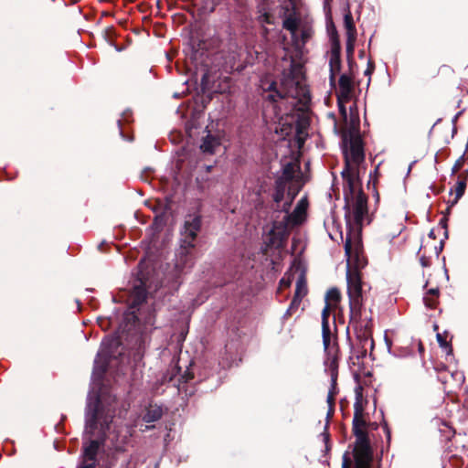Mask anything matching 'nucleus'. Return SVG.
<instances>
[{
  "label": "nucleus",
  "instance_id": "nucleus-51",
  "mask_svg": "<svg viewBox=\"0 0 468 468\" xmlns=\"http://www.w3.org/2000/svg\"><path fill=\"white\" fill-rule=\"evenodd\" d=\"M258 20L261 24H272L271 15L264 8L259 10Z\"/></svg>",
  "mask_w": 468,
  "mask_h": 468
},
{
  "label": "nucleus",
  "instance_id": "nucleus-5",
  "mask_svg": "<svg viewBox=\"0 0 468 468\" xmlns=\"http://www.w3.org/2000/svg\"><path fill=\"white\" fill-rule=\"evenodd\" d=\"M340 149L346 164L362 165L366 162L365 143L361 133H352L351 132H344L341 135Z\"/></svg>",
  "mask_w": 468,
  "mask_h": 468
},
{
  "label": "nucleus",
  "instance_id": "nucleus-39",
  "mask_svg": "<svg viewBox=\"0 0 468 468\" xmlns=\"http://www.w3.org/2000/svg\"><path fill=\"white\" fill-rule=\"evenodd\" d=\"M341 300V292L338 288L336 287H331L329 290H327L325 295H324V303H329L332 301L333 303H339Z\"/></svg>",
  "mask_w": 468,
  "mask_h": 468
},
{
  "label": "nucleus",
  "instance_id": "nucleus-47",
  "mask_svg": "<svg viewBox=\"0 0 468 468\" xmlns=\"http://www.w3.org/2000/svg\"><path fill=\"white\" fill-rule=\"evenodd\" d=\"M302 303V299H300L298 296H293L290 305L288 306L286 312L283 314V317L292 315L300 306Z\"/></svg>",
  "mask_w": 468,
  "mask_h": 468
},
{
  "label": "nucleus",
  "instance_id": "nucleus-20",
  "mask_svg": "<svg viewBox=\"0 0 468 468\" xmlns=\"http://www.w3.org/2000/svg\"><path fill=\"white\" fill-rule=\"evenodd\" d=\"M313 34L312 28L305 27L300 32L296 31L295 42H292L296 55L301 58L303 54L304 47Z\"/></svg>",
  "mask_w": 468,
  "mask_h": 468
},
{
  "label": "nucleus",
  "instance_id": "nucleus-15",
  "mask_svg": "<svg viewBox=\"0 0 468 468\" xmlns=\"http://www.w3.org/2000/svg\"><path fill=\"white\" fill-rule=\"evenodd\" d=\"M342 47L330 48V59H329V83L331 87H335V74L340 73L342 69V59H341Z\"/></svg>",
  "mask_w": 468,
  "mask_h": 468
},
{
  "label": "nucleus",
  "instance_id": "nucleus-52",
  "mask_svg": "<svg viewBox=\"0 0 468 468\" xmlns=\"http://www.w3.org/2000/svg\"><path fill=\"white\" fill-rule=\"evenodd\" d=\"M215 92H207L205 93L203 97H201L200 99H198L199 101H197V105L202 109H205L207 104L211 101V100L213 99V95H214Z\"/></svg>",
  "mask_w": 468,
  "mask_h": 468
},
{
  "label": "nucleus",
  "instance_id": "nucleus-18",
  "mask_svg": "<svg viewBox=\"0 0 468 468\" xmlns=\"http://www.w3.org/2000/svg\"><path fill=\"white\" fill-rule=\"evenodd\" d=\"M118 451L122 468H134L138 457L134 455L133 450L129 449V442L126 440L123 441V445L119 444Z\"/></svg>",
  "mask_w": 468,
  "mask_h": 468
},
{
  "label": "nucleus",
  "instance_id": "nucleus-33",
  "mask_svg": "<svg viewBox=\"0 0 468 468\" xmlns=\"http://www.w3.org/2000/svg\"><path fill=\"white\" fill-rule=\"evenodd\" d=\"M99 449V443L95 441H90L88 445L84 447L83 458L85 462L95 463V457Z\"/></svg>",
  "mask_w": 468,
  "mask_h": 468
},
{
  "label": "nucleus",
  "instance_id": "nucleus-53",
  "mask_svg": "<svg viewBox=\"0 0 468 468\" xmlns=\"http://www.w3.org/2000/svg\"><path fill=\"white\" fill-rule=\"evenodd\" d=\"M356 448H372L370 444V440L368 438V435L366 434L363 437H360L359 439L356 440Z\"/></svg>",
  "mask_w": 468,
  "mask_h": 468
},
{
  "label": "nucleus",
  "instance_id": "nucleus-8",
  "mask_svg": "<svg viewBox=\"0 0 468 468\" xmlns=\"http://www.w3.org/2000/svg\"><path fill=\"white\" fill-rule=\"evenodd\" d=\"M351 234L346 233V239L344 244L345 256L346 257V275L353 276L355 273L361 275L360 271L367 265V260L360 250V240L357 241L354 250L351 249Z\"/></svg>",
  "mask_w": 468,
  "mask_h": 468
},
{
  "label": "nucleus",
  "instance_id": "nucleus-23",
  "mask_svg": "<svg viewBox=\"0 0 468 468\" xmlns=\"http://www.w3.org/2000/svg\"><path fill=\"white\" fill-rule=\"evenodd\" d=\"M335 410V405L328 406V410L325 417V424L324 427L323 432L320 434V436L323 438V441L324 443V454H328L331 451V435L328 431L329 424H330V419L334 413Z\"/></svg>",
  "mask_w": 468,
  "mask_h": 468
},
{
  "label": "nucleus",
  "instance_id": "nucleus-55",
  "mask_svg": "<svg viewBox=\"0 0 468 468\" xmlns=\"http://www.w3.org/2000/svg\"><path fill=\"white\" fill-rule=\"evenodd\" d=\"M375 70V63L369 58L367 60V67L364 71V75L368 77L367 87L368 88L370 81H371V75L373 74Z\"/></svg>",
  "mask_w": 468,
  "mask_h": 468
},
{
  "label": "nucleus",
  "instance_id": "nucleus-48",
  "mask_svg": "<svg viewBox=\"0 0 468 468\" xmlns=\"http://www.w3.org/2000/svg\"><path fill=\"white\" fill-rule=\"evenodd\" d=\"M466 186L467 183L465 182V180H461L460 178L457 180L454 189L455 196L457 197V198H462L463 197L466 190Z\"/></svg>",
  "mask_w": 468,
  "mask_h": 468
},
{
  "label": "nucleus",
  "instance_id": "nucleus-24",
  "mask_svg": "<svg viewBox=\"0 0 468 468\" xmlns=\"http://www.w3.org/2000/svg\"><path fill=\"white\" fill-rule=\"evenodd\" d=\"M164 414L162 406L160 405H149L142 417V420L145 423H153L159 420Z\"/></svg>",
  "mask_w": 468,
  "mask_h": 468
},
{
  "label": "nucleus",
  "instance_id": "nucleus-36",
  "mask_svg": "<svg viewBox=\"0 0 468 468\" xmlns=\"http://www.w3.org/2000/svg\"><path fill=\"white\" fill-rule=\"evenodd\" d=\"M167 217L165 216V213H157L151 224V228L155 232H160L163 230L164 227L166 225Z\"/></svg>",
  "mask_w": 468,
  "mask_h": 468
},
{
  "label": "nucleus",
  "instance_id": "nucleus-59",
  "mask_svg": "<svg viewBox=\"0 0 468 468\" xmlns=\"http://www.w3.org/2000/svg\"><path fill=\"white\" fill-rule=\"evenodd\" d=\"M447 239H444V237L440 240V243L438 246H435L434 248V250H435V256L436 258H439L441 252L444 249V244H445V240Z\"/></svg>",
  "mask_w": 468,
  "mask_h": 468
},
{
  "label": "nucleus",
  "instance_id": "nucleus-34",
  "mask_svg": "<svg viewBox=\"0 0 468 468\" xmlns=\"http://www.w3.org/2000/svg\"><path fill=\"white\" fill-rule=\"evenodd\" d=\"M344 27L346 28V36H356V28L354 23V18L351 11L349 10V6L347 5V10L344 14Z\"/></svg>",
  "mask_w": 468,
  "mask_h": 468
},
{
  "label": "nucleus",
  "instance_id": "nucleus-42",
  "mask_svg": "<svg viewBox=\"0 0 468 468\" xmlns=\"http://www.w3.org/2000/svg\"><path fill=\"white\" fill-rule=\"evenodd\" d=\"M356 338L358 339V341L360 342L361 345H365L366 343H367L368 341H370V348H371V352L369 354V356L372 358V359H375L373 354H372V350L374 348V340L372 338V336L367 334L366 331H361L359 333L356 334Z\"/></svg>",
  "mask_w": 468,
  "mask_h": 468
},
{
  "label": "nucleus",
  "instance_id": "nucleus-22",
  "mask_svg": "<svg viewBox=\"0 0 468 468\" xmlns=\"http://www.w3.org/2000/svg\"><path fill=\"white\" fill-rule=\"evenodd\" d=\"M348 129L346 132L352 133H361L360 132V119L358 114V107L356 102H354L348 109Z\"/></svg>",
  "mask_w": 468,
  "mask_h": 468
},
{
  "label": "nucleus",
  "instance_id": "nucleus-16",
  "mask_svg": "<svg viewBox=\"0 0 468 468\" xmlns=\"http://www.w3.org/2000/svg\"><path fill=\"white\" fill-rule=\"evenodd\" d=\"M307 207L308 200L306 197H303L297 202L292 212H291V214L284 215L283 218L289 220L292 226L302 225L305 220Z\"/></svg>",
  "mask_w": 468,
  "mask_h": 468
},
{
  "label": "nucleus",
  "instance_id": "nucleus-45",
  "mask_svg": "<svg viewBox=\"0 0 468 468\" xmlns=\"http://www.w3.org/2000/svg\"><path fill=\"white\" fill-rule=\"evenodd\" d=\"M289 96V92L283 91L277 88L273 92L269 93L267 96L268 101L271 102H277L279 100L285 99Z\"/></svg>",
  "mask_w": 468,
  "mask_h": 468
},
{
  "label": "nucleus",
  "instance_id": "nucleus-63",
  "mask_svg": "<svg viewBox=\"0 0 468 468\" xmlns=\"http://www.w3.org/2000/svg\"><path fill=\"white\" fill-rule=\"evenodd\" d=\"M329 315H330V303H325V304L322 310L321 317H322V319H324V318L329 319Z\"/></svg>",
  "mask_w": 468,
  "mask_h": 468
},
{
  "label": "nucleus",
  "instance_id": "nucleus-41",
  "mask_svg": "<svg viewBox=\"0 0 468 468\" xmlns=\"http://www.w3.org/2000/svg\"><path fill=\"white\" fill-rule=\"evenodd\" d=\"M296 194H290L288 193V199L283 202L282 206L280 207L279 205H277V207L273 208L275 212H283L285 215L291 214L290 209L292 205V202L295 198Z\"/></svg>",
  "mask_w": 468,
  "mask_h": 468
},
{
  "label": "nucleus",
  "instance_id": "nucleus-13",
  "mask_svg": "<svg viewBox=\"0 0 468 468\" xmlns=\"http://www.w3.org/2000/svg\"><path fill=\"white\" fill-rule=\"evenodd\" d=\"M338 361L339 356H333L331 355L330 357H324V371L330 373L331 382L328 394H331L332 396H335L338 393Z\"/></svg>",
  "mask_w": 468,
  "mask_h": 468
},
{
  "label": "nucleus",
  "instance_id": "nucleus-6",
  "mask_svg": "<svg viewBox=\"0 0 468 468\" xmlns=\"http://www.w3.org/2000/svg\"><path fill=\"white\" fill-rule=\"evenodd\" d=\"M195 249L196 242L179 239V248L176 252L175 268L176 270V276L172 286L176 289L181 284L179 281L180 274L186 270L191 269L195 264Z\"/></svg>",
  "mask_w": 468,
  "mask_h": 468
},
{
  "label": "nucleus",
  "instance_id": "nucleus-30",
  "mask_svg": "<svg viewBox=\"0 0 468 468\" xmlns=\"http://www.w3.org/2000/svg\"><path fill=\"white\" fill-rule=\"evenodd\" d=\"M286 181L282 178H276L274 183V193L272 194V199L274 203L279 205L283 199L286 191Z\"/></svg>",
  "mask_w": 468,
  "mask_h": 468
},
{
  "label": "nucleus",
  "instance_id": "nucleus-44",
  "mask_svg": "<svg viewBox=\"0 0 468 468\" xmlns=\"http://www.w3.org/2000/svg\"><path fill=\"white\" fill-rule=\"evenodd\" d=\"M356 39V36H350V35L346 36V58H354Z\"/></svg>",
  "mask_w": 468,
  "mask_h": 468
},
{
  "label": "nucleus",
  "instance_id": "nucleus-7",
  "mask_svg": "<svg viewBox=\"0 0 468 468\" xmlns=\"http://www.w3.org/2000/svg\"><path fill=\"white\" fill-rule=\"evenodd\" d=\"M360 166L352 165L346 159V164L344 165V168L340 175L344 180L343 185V198L347 201V197L352 196L358 189H362V177L360 175Z\"/></svg>",
  "mask_w": 468,
  "mask_h": 468
},
{
  "label": "nucleus",
  "instance_id": "nucleus-50",
  "mask_svg": "<svg viewBox=\"0 0 468 468\" xmlns=\"http://www.w3.org/2000/svg\"><path fill=\"white\" fill-rule=\"evenodd\" d=\"M261 87L265 91L273 92L277 88L278 84L276 80H268L267 79L261 80Z\"/></svg>",
  "mask_w": 468,
  "mask_h": 468
},
{
  "label": "nucleus",
  "instance_id": "nucleus-3",
  "mask_svg": "<svg viewBox=\"0 0 468 468\" xmlns=\"http://www.w3.org/2000/svg\"><path fill=\"white\" fill-rule=\"evenodd\" d=\"M345 201L343 209L345 210V220L346 231L352 234L356 228L360 232L364 219L367 214V197L363 193L362 189L352 196L347 197V201Z\"/></svg>",
  "mask_w": 468,
  "mask_h": 468
},
{
  "label": "nucleus",
  "instance_id": "nucleus-10",
  "mask_svg": "<svg viewBox=\"0 0 468 468\" xmlns=\"http://www.w3.org/2000/svg\"><path fill=\"white\" fill-rule=\"evenodd\" d=\"M202 228V217L199 214H188L180 228V239L196 242Z\"/></svg>",
  "mask_w": 468,
  "mask_h": 468
},
{
  "label": "nucleus",
  "instance_id": "nucleus-1",
  "mask_svg": "<svg viewBox=\"0 0 468 468\" xmlns=\"http://www.w3.org/2000/svg\"><path fill=\"white\" fill-rule=\"evenodd\" d=\"M148 291L140 283L133 287L132 301L119 322V347L122 350L139 352L144 346L142 308L147 303Z\"/></svg>",
  "mask_w": 468,
  "mask_h": 468
},
{
  "label": "nucleus",
  "instance_id": "nucleus-27",
  "mask_svg": "<svg viewBox=\"0 0 468 468\" xmlns=\"http://www.w3.org/2000/svg\"><path fill=\"white\" fill-rule=\"evenodd\" d=\"M300 67L301 65L296 62L295 58L291 57L288 72H283V78L281 82L282 87H284L288 81L292 82V84H296V72Z\"/></svg>",
  "mask_w": 468,
  "mask_h": 468
},
{
  "label": "nucleus",
  "instance_id": "nucleus-28",
  "mask_svg": "<svg viewBox=\"0 0 468 468\" xmlns=\"http://www.w3.org/2000/svg\"><path fill=\"white\" fill-rule=\"evenodd\" d=\"M299 23L300 19L296 17L294 15H290L286 16L282 21V27L290 32L292 42H295L296 31Z\"/></svg>",
  "mask_w": 468,
  "mask_h": 468
},
{
  "label": "nucleus",
  "instance_id": "nucleus-49",
  "mask_svg": "<svg viewBox=\"0 0 468 468\" xmlns=\"http://www.w3.org/2000/svg\"><path fill=\"white\" fill-rule=\"evenodd\" d=\"M391 356H393L394 357L404 358L414 356V353L408 347H400L397 351H393Z\"/></svg>",
  "mask_w": 468,
  "mask_h": 468
},
{
  "label": "nucleus",
  "instance_id": "nucleus-19",
  "mask_svg": "<svg viewBox=\"0 0 468 468\" xmlns=\"http://www.w3.org/2000/svg\"><path fill=\"white\" fill-rule=\"evenodd\" d=\"M353 79L354 75L348 73H342L339 76V90L336 92V97H341L346 100H351L354 90Z\"/></svg>",
  "mask_w": 468,
  "mask_h": 468
},
{
  "label": "nucleus",
  "instance_id": "nucleus-64",
  "mask_svg": "<svg viewBox=\"0 0 468 468\" xmlns=\"http://www.w3.org/2000/svg\"><path fill=\"white\" fill-rule=\"evenodd\" d=\"M292 277H286V276H283L281 280H280V285L283 286V287H290L291 284H292Z\"/></svg>",
  "mask_w": 468,
  "mask_h": 468
},
{
  "label": "nucleus",
  "instance_id": "nucleus-37",
  "mask_svg": "<svg viewBox=\"0 0 468 468\" xmlns=\"http://www.w3.org/2000/svg\"><path fill=\"white\" fill-rule=\"evenodd\" d=\"M145 205L149 207L154 212L159 211V213H165V216L167 217V214L172 210V206L169 204L164 203L163 200H156V205L154 207L150 205V201H145Z\"/></svg>",
  "mask_w": 468,
  "mask_h": 468
},
{
  "label": "nucleus",
  "instance_id": "nucleus-35",
  "mask_svg": "<svg viewBox=\"0 0 468 468\" xmlns=\"http://www.w3.org/2000/svg\"><path fill=\"white\" fill-rule=\"evenodd\" d=\"M447 334H448L447 330H445L442 334L437 332L436 333V340H437V343H438L440 348H441L445 352V355L447 356H453V348H452L451 341H447L443 337V335H447Z\"/></svg>",
  "mask_w": 468,
  "mask_h": 468
},
{
  "label": "nucleus",
  "instance_id": "nucleus-58",
  "mask_svg": "<svg viewBox=\"0 0 468 468\" xmlns=\"http://www.w3.org/2000/svg\"><path fill=\"white\" fill-rule=\"evenodd\" d=\"M98 324L102 330H108L110 327L111 321L109 318L101 317L98 320Z\"/></svg>",
  "mask_w": 468,
  "mask_h": 468
},
{
  "label": "nucleus",
  "instance_id": "nucleus-60",
  "mask_svg": "<svg viewBox=\"0 0 468 468\" xmlns=\"http://www.w3.org/2000/svg\"><path fill=\"white\" fill-rule=\"evenodd\" d=\"M429 189L434 194H440L444 190V186H436L434 183H431Z\"/></svg>",
  "mask_w": 468,
  "mask_h": 468
},
{
  "label": "nucleus",
  "instance_id": "nucleus-46",
  "mask_svg": "<svg viewBox=\"0 0 468 468\" xmlns=\"http://www.w3.org/2000/svg\"><path fill=\"white\" fill-rule=\"evenodd\" d=\"M366 424L365 420H352V431L356 439L365 436L367 433L361 430V426Z\"/></svg>",
  "mask_w": 468,
  "mask_h": 468
},
{
  "label": "nucleus",
  "instance_id": "nucleus-57",
  "mask_svg": "<svg viewBox=\"0 0 468 468\" xmlns=\"http://www.w3.org/2000/svg\"><path fill=\"white\" fill-rule=\"evenodd\" d=\"M465 159H468V151L466 150H464L463 154L456 160L455 164L452 167L451 176H453L457 172L461 163Z\"/></svg>",
  "mask_w": 468,
  "mask_h": 468
},
{
  "label": "nucleus",
  "instance_id": "nucleus-26",
  "mask_svg": "<svg viewBox=\"0 0 468 468\" xmlns=\"http://www.w3.org/2000/svg\"><path fill=\"white\" fill-rule=\"evenodd\" d=\"M326 32L329 37L330 48H335V50H336V48L342 47L338 31L331 17L326 19Z\"/></svg>",
  "mask_w": 468,
  "mask_h": 468
},
{
  "label": "nucleus",
  "instance_id": "nucleus-43",
  "mask_svg": "<svg viewBox=\"0 0 468 468\" xmlns=\"http://www.w3.org/2000/svg\"><path fill=\"white\" fill-rule=\"evenodd\" d=\"M350 100H346L341 97H336L338 112L345 122H347V120H348V110H347L346 104Z\"/></svg>",
  "mask_w": 468,
  "mask_h": 468
},
{
  "label": "nucleus",
  "instance_id": "nucleus-31",
  "mask_svg": "<svg viewBox=\"0 0 468 468\" xmlns=\"http://www.w3.org/2000/svg\"><path fill=\"white\" fill-rule=\"evenodd\" d=\"M308 289H307V282L305 278V270H302L301 274L299 275L297 281H296V287L293 296H298L300 299L303 300V298L307 294Z\"/></svg>",
  "mask_w": 468,
  "mask_h": 468
},
{
  "label": "nucleus",
  "instance_id": "nucleus-62",
  "mask_svg": "<svg viewBox=\"0 0 468 468\" xmlns=\"http://www.w3.org/2000/svg\"><path fill=\"white\" fill-rule=\"evenodd\" d=\"M328 116L334 120V132H335V133L336 135H342V133H343L344 132H341V131L338 129V127H337V122H336V119H335V113L330 112V113L328 114Z\"/></svg>",
  "mask_w": 468,
  "mask_h": 468
},
{
  "label": "nucleus",
  "instance_id": "nucleus-4",
  "mask_svg": "<svg viewBox=\"0 0 468 468\" xmlns=\"http://www.w3.org/2000/svg\"><path fill=\"white\" fill-rule=\"evenodd\" d=\"M346 276L347 295L349 299V320L354 323H360L362 311L364 309V301L366 291L365 282L362 276L358 273L352 275L348 272Z\"/></svg>",
  "mask_w": 468,
  "mask_h": 468
},
{
  "label": "nucleus",
  "instance_id": "nucleus-56",
  "mask_svg": "<svg viewBox=\"0 0 468 468\" xmlns=\"http://www.w3.org/2000/svg\"><path fill=\"white\" fill-rule=\"evenodd\" d=\"M381 415L384 417V412L383 410H381ZM381 425H382V428H383V431H384V433L386 435V440H387V442L388 444L389 445L390 444V441H391V430L388 424V422L385 420V419L383 418L382 420V422H381Z\"/></svg>",
  "mask_w": 468,
  "mask_h": 468
},
{
  "label": "nucleus",
  "instance_id": "nucleus-9",
  "mask_svg": "<svg viewBox=\"0 0 468 468\" xmlns=\"http://www.w3.org/2000/svg\"><path fill=\"white\" fill-rule=\"evenodd\" d=\"M291 222L285 218L281 221H272L271 228L269 231V245L274 249L281 250L286 246L289 237L288 226Z\"/></svg>",
  "mask_w": 468,
  "mask_h": 468
},
{
  "label": "nucleus",
  "instance_id": "nucleus-2",
  "mask_svg": "<svg viewBox=\"0 0 468 468\" xmlns=\"http://www.w3.org/2000/svg\"><path fill=\"white\" fill-rule=\"evenodd\" d=\"M194 379L193 372L186 367L182 373L181 367L176 363L170 367L163 376V381L177 387L179 391L184 390L186 396H193L196 392L207 393L217 389L221 384V378L218 373L204 368L193 385H188Z\"/></svg>",
  "mask_w": 468,
  "mask_h": 468
},
{
  "label": "nucleus",
  "instance_id": "nucleus-12",
  "mask_svg": "<svg viewBox=\"0 0 468 468\" xmlns=\"http://www.w3.org/2000/svg\"><path fill=\"white\" fill-rule=\"evenodd\" d=\"M322 342L325 357H330V355L339 356L337 343L335 341L333 345H331V330L328 318L322 319Z\"/></svg>",
  "mask_w": 468,
  "mask_h": 468
},
{
  "label": "nucleus",
  "instance_id": "nucleus-54",
  "mask_svg": "<svg viewBox=\"0 0 468 468\" xmlns=\"http://www.w3.org/2000/svg\"><path fill=\"white\" fill-rule=\"evenodd\" d=\"M105 37L111 45L115 46L116 32L114 27H109L105 30Z\"/></svg>",
  "mask_w": 468,
  "mask_h": 468
},
{
  "label": "nucleus",
  "instance_id": "nucleus-32",
  "mask_svg": "<svg viewBox=\"0 0 468 468\" xmlns=\"http://www.w3.org/2000/svg\"><path fill=\"white\" fill-rule=\"evenodd\" d=\"M426 294L433 296V298H429L428 296L423 297V303L428 309H435L438 304V297L440 295V290L438 287L431 288L427 291Z\"/></svg>",
  "mask_w": 468,
  "mask_h": 468
},
{
  "label": "nucleus",
  "instance_id": "nucleus-21",
  "mask_svg": "<svg viewBox=\"0 0 468 468\" xmlns=\"http://www.w3.org/2000/svg\"><path fill=\"white\" fill-rule=\"evenodd\" d=\"M203 44L202 40L191 38L188 42L187 51L185 50L186 56L196 66L199 63V57L205 54V50L201 47Z\"/></svg>",
  "mask_w": 468,
  "mask_h": 468
},
{
  "label": "nucleus",
  "instance_id": "nucleus-25",
  "mask_svg": "<svg viewBox=\"0 0 468 468\" xmlns=\"http://www.w3.org/2000/svg\"><path fill=\"white\" fill-rule=\"evenodd\" d=\"M363 400V388L361 385L355 387V403H354V417L353 420H363L361 416L364 411Z\"/></svg>",
  "mask_w": 468,
  "mask_h": 468
},
{
  "label": "nucleus",
  "instance_id": "nucleus-29",
  "mask_svg": "<svg viewBox=\"0 0 468 468\" xmlns=\"http://www.w3.org/2000/svg\"><path fill=\"white\" fill-rule=\"evenodd\" d=\"M214 79L211 76V72L208 69L205 70V72L202 74L201 80H200V91L202 94H205L207 92H216L214 90Z\"/></svg>",
  "mask_w": 468,
  "mask_h": 468
},
{
  "label": "nucleus",
  "instance_id": "nucleus-61",
  "mask_svg": "<svg viewBox=\"0 0 468 468\" xmlns=\"http://www.w3.org/2000/svg\"><path fill=\"white\" fill-rule=\"evenodd\" d=\"M203 112H204V109H202L198 106L194 108V110L192 111V120L195 121V120L198 119L203 114Z\"/></svg>",
  "mask_w": 468,
  "mask_h": 468
},
{
  "label": "nucleus",
  "instance_id": "nucleus-11",
  "mask_svg": "<svg viewBox=\"0 0 468 468\" xmlns=\"http://www.w3.org/2000/svg\"><path fill=\"white\" fill-rule=\"evenodd\" d=\"M133 113L131 108H126L119 116V137L124 142L133 143L134 135L131 129H126L133 122Z\"/></svg>",
  "mask_w": 468,
  "mask_h": 468
},
{
  "label": "nucleus",
  "instance_id": "nucleus-40",
  "mask_svg": "<svg viewBox=\"0 0 468 468\" xmlns=\"http://www.w3.org/2000/svg\"><path fill=\"white\" fill-rule=\"evenodd\" d=\"M452 210L450 207H446L442 212V218L439 221V226L444 229V239H449V230H448V221L449 216L451 215Z\"/></svg>",
  "mask_w": 468,
  "mask_h": 468
},
{
  "label": "nucleus",
  "instance_id": "nucleus-14",
  "mask_svg": "<svg viewBox=\"0 0 468 468\" xmlns=\"http://www.w3.org/2000/svg\"><path fill=\"white\" fill-rule=\"evenodd\" d=\"M354 468H371L374 458L372 448H353Z\"/></svg>",
  "mask_w": 468,
  "mask_h": 468
},
{
  "label": "nucleus",
  "instance_id": "nucleus-38",
  "mask_svg": "<svg viewBox=\"0 0 468 468\" xmlns=\"http://www.w3.org/2000/svg\"><path fill=\"white\" fill-rule=\"evenodd\" d=\"M293 164L292 162H287L282 166V176L277 178H282V180L286 182H290L293 179Z\"/></svg>",
  "mask_w": 468,
  "mask_h": 468
},
{
  "label": "nucleus",
  "instance_id": "nucleus-17",
  "mask_svg": "<svg viewBox=\"0 0 468 468\" xmlns=\"http://www.w3.org/2000/svg\"><path fill=\"white\" fill-rule=\"evenodd\" d=\"M207 134L202 138L199 149L203 154H213L218 147L221 145L219 133H212L207 126L204 131Z\"/></svg>",
  "mask_w": 468,
  "mask_h": 468
}]
</instances>
